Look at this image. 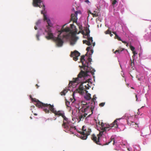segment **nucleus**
<instances>
[{
    "mask_svg": "<svg viewBox=\"0 0 151 151\" xmlns=\"http://www.w3.org/2000/svg\"><path fill=\"white\" fill-rule=\"evenodd\" d=\"M111 32L109 30V29H108L107 31L105 32V33L106 34H109Z\"/></svg>",
    "mask_w": 151,
    "mask_h": 151,
    "instance_id": "obj_31",
    "label": "nucleus"
},
{
    "mask_svg": "<svg viewBox=\"0 0 151 151\" xmlns=\"http://www.w3.org/2000/svg\"><path fill=\"white\" fill-rule=\"evenodd\" d=\"M130 49L132 51H134L135 48L133 46L131 45L130 46Z\"/></svg>",
    "mask_w": 151,
    "mask_h": 151,
    "instance_id": "obj_29",
    "label": "nucleus"
},
{
    "mask_svg": "<svg viewBox=\"0 0 151 151\" xmlns=\"http://www.w3.org/2000/svg\"><path fill=\"white\" fill-rule=\"evenodd\" d=\"M85 32H84L83 31L82 33V34L86 36L87 37L88 41H89L90 42H91L92 43L93 41L92 37H90V36L89 33L90 32V31L89 29L88 28L86 27L85 29Z\"/></svg>",
    "mask_w": 151,
    "mask_h": 151,
    "instance_id": "obj_11",
    "label": "nucleus"
},
{
    "mask_svg": "<svg viewBox=\"0 0 151 151\" xmlns=\"http://www.w3.org/2000/svg\"><path fill=\"white\" fill-rule=\"evenodd\" d=\"M91 132V129L89 128L85 132L82 131L79 132L81 135L80 137L82 139H86L87 138V136L90 134Z\"/></svg>",
    "mask_w": 151,
    "mask_h": 151,
    "instance_id": "obj_10",
    "label": "nucleus"
},
{
    "mask_svg": "<svg viewBox=\"0 0 151 151\" xmlns=\"http://www.w3.org/2000/svg\"><path fill=\"white\" fill-rule=\"evenodd\" d=\"M105 104V102H102L99 104V106L100 107L103 106Z\"/></svg>",
    "mask_w": 151,
    "mask_h": 151,
    "instance_id": "obj_30",
    "label": "nucleus"
},
{
    "mask_svg": "<svg viewBox=\"0 0 151 151\" xmlns=\"http://www.w3.org/2000/svg\"><path fill=\"white\" fill-rule=\"evenodd\" d=\"M36 37L37 40H39V35L38 33L36 35Z\"/></svg>",
    "mask_w": 151,
    "mask_h": 151,
    "instance_id": "obj_34",
    "label": "nucleus"
},
{
    "mask_svg": "<svg viewBox=\"0 0 151 151\" xmlns=\"http://www.w3.org/2000/svg\"><path fill=\"white\" fill-rule=\"evenodd\" d=\"M34 28H35V30H36V29H37V27L36 26H35V27H34Z\"/></svg>",
    "mask_w": 151,
    "mask_h": 151,
    "instance_id": "obj_48",
    "label": "nucleus"
},
{
    "mask_svg": "<svg viewBox=\"0 0 151 151\" xmlns=\"http://www.w3.org/2000/svg\"><path fill=\"white\" fill-rule=\"evenodd\" d=\"M135 97H136V101H137L138 98H137V95H136Z\"/></svg>",
    "mask_w": 151,
    "mask_h": 151,
    "instance_id": "obj_49",
    "label": "nucleus"
},
{
    "mask_svg": "<svg viewBox=\"0 0 151 151\" xmlns=\"http://www.w3.org/2000/svg\"><path fill=\"white\" fill-rule=\"evenodd\" d=\"M30 98L32 99V98H33L32 97V96L31 95H30Z\"/></svg>",
    "mask_w": 151,
    "mask_h": 151,
    "instance_id": "obj_52",
    "label": "nucleus"
},
{
    "mask_svg": "<svg viewBox=\"0 0 151 151\" xmlns=\"http://www.w3.org/2000/svg\"><path fill=\"white\" fill-rule=\"evenodd\" d=\"M32 101H34L35 102H36V106L39 107L40 106H37V104L39 102H40V103H42V102H40L36 98H32Z\"/></svg>",
    "mask_w": 151,
    "mask_h": 151,
    "instance_id": "obj_15",
    "label": "nucleus"
},
{
    "mask_svg": "<svg viewBox=\"0 0 151 151\" xmlns=\"http://www.w3.org/2000/svg\"><path fill=\"white\" fill-rule=\"evenodd\" d=\"M91 114H90L88 115V116H90L91 115Z\"/></svg>",
    "mask_w": 151,
    "mask_h": 151,
    "instance_id": "obj_53",
    "label": "nucleus"
},
{
    "mask_svg": "<svg viewBox=\"0 0 151 151\" xmlns=\"http://www.w3.org/2000/svg\"><path fill=\"white\" fill-rule=\"evenodd\" d=\"M36 86L37 87V88H38L39 87V86L37 84H36Z\"/></svg>",
    "mask_w": 151,
    "mask_h": 151,
    "instance_id": "obj_46",
    "label": "nucleus"
},
{
    "mask_svg": "<svg viewBox=\"0 0 151 151\" xmlns=\"http://www.w3.org/2000/svg\"><path fill=\"white\" fill-rule=\"evenodd\" d=\"M131 88H132V89H134V88L133 87H131Z\"/></svg>",
    "mask_w": 151,
    "mask_h": 151,
    "instance_id": "obj_54",
    "label": "nucleus"
},
{
    "mask_svg": "<svg viewBox=\"0 0 151 151\" xmlns=\"http://www.w3.org/2000/svg\"><path fill=\"white\" fill-rule=\"evenodd\" d=\"M87 40H83V42L84 44H86V42H87Z\"/></svg>",
    "mask_w": 151,
    "mask_h": 151,
    "instance_id": "obj_39",
    "label": "nucleus"
},
{
    "mask_svg": "<svg viewBox=\"0 0 151 151\" xmlns=\"http://www.w3.org/2000/svg\"><path fill=\"white\" fill-rule=\"evenodd\" d=\"M122 119H123L122 117L120 118L117 119L116 120H115L113 123H116L117 121H119V120Z\"/></svg>",
    "mask_w": 151,
    "mask_h": 151,
    "instance_id": "obj_28",
    "label": "nucleus"
},
{
    "mask_svg": "<svg viewBox=\"0 0 151 151\" xmlns=\"http://www.w3.org/2000/svg\"><path fill=\"white\" fill-rule=\"evenodd\" d=\"M124 50L123 49L121 48L119 49L116 50L114 53H116V52H118L120 54Z\"/></svg>",
    "mask_w": 151,
    "mask_h": 151,
    "instance_id": "obj_22",
    "label": "nucleus"
},
{
    "mask_svg": "<svg viewBox=\"0 0 151 151\" xmlns=\"http://www.w3.org/2000/svg\"><path fill=\"white\" fill-rule=\"evenodd\" d=\"M37 106H40L38 107L41 108L43 109V110L46 113H48L50 111L52 113L55 110L53 105H51L50 104H45L43 103H40L39 102L37 104Z\"/></svg>",
    "mask_w": 151,
    "mask_h": 151,
    "instance_id": "obj_8",
    "label": "nucleus"
},
{
    "mask_svg": "<svg viewBox=\"0 0 151 151\" xmlns=\"http://www.w3.org/2000/svg\"><path fill=\"white\" fill-rule=\"evenodd\" d=\"M77 93L76 92H75V91L73 93L72 96H73V98H71L70 99V100L73 103L74 101H76V99L74 98V96L75 93Z\"/></svg>",
    "mask_w": 151,
    "mask_h": 151,
    "instance_id": "obj_17",
    "label": "nucleus"
},
{
    "mask_svg": "<svg viewBox=\"0 0 151 151\" xmlns=\"http://www.w3.org/2000/svg\"><path fill=\"white\" fill-rule=\"evenodd\" d=\"M119 37V36L118 35H116V36H115V38L117 39L118 37Z\"/></svg>",
    "mask_w": 151,
    "mask_h": 151,
    "instance_id": "obj_41",
    "label": "nucleus"
},
{
    "mask_svg": "<svg viewBox=\"0 0 151 151\" xmlns=\"http://www.w3.org/2000/svg\"><path fill=\"white\" fill-rule=\"evenodd\" d=\"M34 114L35 116H37V114L36 113H34Z\"/></svg>",
    "mask_w": 151,
    "mask_h": 151,
    "instance_id": "obj_51",
    "label": "nucleus"
},
{
    "mask_svg": "<svg viewBox=\"0 0 151 151\" xmlns=\"http://www.w3.org/2000/svg\"><path fill=\"white\" fill-rule=\"evenodd\" d=\"M109 34H110V35L111 37H112V36L113 35L112 34H111V32H110V33Z\"/></svg>",
    "mask_w": 151,
    "mask_h": 151,
    "instance_id": "obj_45",
    "label": "nucleus"
},
{
    "mask_svg": "<svg viewBox=\"0 0 151 151\" xmlns=\"http://www.w3.org/2000/svg\"><path fill=\"white\" fill-rule=\"evenodd\" d=\"M68 92L67 90L64 89L63 91L61 92L60 93V94L61 95H65L66 93Z\"/></svg>",
    "mask_w": 151,
    "mask_h": 151,
    "instance_id": "obj_21",
    "label": "nucleus"
},
{
    "mask_svg": "<svg viewBox=\"0 0 151 151\" xmlns=\"http://www.w3.org/2000/svg\"><path fill=\"white\" fill-rule=\"evenodd\" d=\"M130 124V125L131 126V125H132V127L136 128V127H138V125L137 124V123H129Z\"/></svg>",
    "mask_w": 151,
    "mask_h": 151,
    "instance_id": "obj_23",
    "label": "nucleus"
},
{
    "mask_svg": "<svg viewBox=\"0 0 151 151\" xmlns=\"http://www.w3.org/2000/svg\"><path fill=\"white\" fill-rule=\"evenodd\" d=\"M73 26V24H70V26H71V28L72 27V26Z\"/></svg>",
    "mask_w": 151,
    "mask_h": 151,
    "instance_id": "obj_50",
    "label": "nucleus"
},
{
    "mask_svg": "<svg viewBox=\"0 0 151 151\" xmlns=\"http://www.w3.org/2000/svg\"><path fill=\"white\" fill-rule=\"evenodd\" d=\"M89 73V70H86V72L81 70L78 75V77L76 78H73V81H70L69 85L72 86L75 83H81L78 89H76L75 92L79 93L81 94L83 93V88L84 86L87 85V87L89 86V83L87 81L85 82L83 80L85 78V77L88 76V73Z\"/></svg>",
    "mask_w": 151,
    "mask_h": 151,
    "instance_id": "obj_2",
    "label": "nucleus"
},
{
    "mask_svg": "<svg viewBox=\"0 0 151 151\" xmlns=\"http://www.w3.org/2000/svg\"><path fill=\"white\" fill-rule=\"evenodd\" d=\"M81 106V107L80 109V107H79V111L80 112H82L83 113H84V114L81 115L79 116V119L80 120H81L82 118H83L86 117L87 114V113H88V111H90L91 110V114H93V111L95 107V103H93L92 104V105H91V106H89L86 103L85 104H83L82 103Z\"/></svg>",
    "mask_w": 151,
    "mask_h": 151,
    "instance_id": "obj_4",
    "label": "nucleus"
},
{
    "mask_svg": "<svg viewBox=\"0 0 151 151\" xmlns=\"http://www.w3.org/2000/svg\"><path fill=\"white\" fill-rule=\"evenodd\" d=\"M80 54L78 51L75 50L73 52H71L70 56L73 57V60L76 61L78 60V57L80 56Z\"/></svg>",
    "mask_w": 151,
    "mask_h": 151,
    "instance_id": "obj_12",
    "label": "nucleus"
},
{
    "mask_svg": "<svg viewBox=\"0 0 151 151\" xmlns=\"http://www.w3.org/2000/svg\"><path fill=\"white\" fill-rule=\"evenodd\" d=\"M93 17H96L99 16V12H94L92 14Z\"/></svg>",
    "mask_w": 151,
    "mask_h": 151,
    "instance_id": "obj_16",
    "label": "nucleus"
},
{
    "mask_svg": "<svg viewBox=\"0 0 151 151\" xmlns=\"http://www.w3.org/2000/svg\"><path fill=\"white\" fill-rule=\"evenodd\" d=\"M62 126L63 128L65 129L68 131L69 130H70L71 128H73L75 129H76V128L75 127H73V126H71V125H69V123H63Z\"/></svg>",
    "mask_w": 151,
    "mask_h": 151,
    "instance_id": "obj_13",
    "label": "nucleus"
},
{
    "mask_svg": "<svg viewBox=\"0 0 151 151\" xmlns=\"http://www.w3.org/2000/svg\"><path fill=\"white\" fill-rule=\"evenodd\" d=\"M88 86H84V88H83V93H84V91H85L86 93H87L88 91L86 90V89L88 90L89 89V88L91 87V86L89 85V86L88 87V88L87 87Z\"/></svg>",
    "mask_w": 151,
    "mask_h": 151,
    "instance_id": "obj_18",
    "label": "nucleus"
},
{
    "mask_svg": "<svg viewBox=\"0 0 151 151\" xmlns=\"http://www.w3.org/2000/svg\"><path fill=\"white\" fill-rule=\"evenodd\" d=\"M64 26L60 30L58 31L60 35L63 32H69L68 34L63 35V37L66 38H68L70 36L71 37V39L70 42V44L72 45H74L78 39V38L76 36V35L77 33V30L75 28V31L72 32H70V29L69 27H66L65 28H64Z\"/></svg>",
    "mask_w": 151,
    "mask_h": 151,
    "instance_id": "obj_3",
    "label": "nucleus"
},
{
    "mask_svg": "<svg viewBox=\"0 0 151 151\" xmlns=\"http://www.w3.org/2000/svg\"><path fill=\"white\" fill-rule=\"evenodd\" d=\"M112 33L116 36V35H117L115 32H113Z\"/></svg>",
    "mask_w": 151,
    "mask_h": 151,
    "instance_id": "obj_43",
    "label": "nucleus"
},
{
    "mask_svg": "<svg viewBox=\"0 0 151 151\" xmlns=\"http://www.w3.org/2000/svg\"><path fill=\"white\" fill-rule=\"evenodd\" d=\"M95 45V42H94L93 43V46H94Z\"/></svg>",
    "mask_w": 151,
    "mask_h": 151,
    "instance_id": "obj_47",
    "label": "nucleus"
},
{
    "mask_svg": "<svg viewBox=\"0 0 151 151\" xmlns=\"http://www.w3.org/2000/svg\"><path fill=\"white\" fill-rule=\"evenodd\" d=\"M40 23V20H38L36 22V25H37L38 24H39Z\"/></svg>",
    "mask_w": 151,
    "mask_h": 151,
    "instance_id": "obj_37",
    "label": "nucleus"
},
{
    "mask_svg": "<svg viewBox=\"0 0 151 151\" xmlns=\"http://www.w3.org/2000/svg\"><path fill=\"white\" fill-rule=\"evenodd\" d=\"M134 59H133V60L132 61V60L131 59L130 60H131V63H130L131 65L132 66V68L133 69H134L135 68V67L134 66Z\"/></svg>",
    "mask_w": 151,
    "mask_h": 151,
    "instance_id": "obj_19",
    "label": "nucleus"
},
{
    "mask_svg": "<svg viewBox=\"0 0 151 151\" xmlns=\"http://www.w3.org/2000/svg\"><path fill=\"white\" fill-rule=\"evenodd\" d=\"M84 58L85 56L84 55L81 56V61L82 63L83 68L85 71V72H86V70H89V73H91L93 75L94 74V72L95 71V70L94 69L89 67L88 65L89 62H91L92 61L91 58H88V62L87 63L86 61L85 62L86 63H84V62L85 61Z\"/></svg>",
    "mask_w": 151,
    "mask_h": 151,
    "instance_id": "obj_7",
    "label": "nucleus"
},
{
    "mask_svg": "<svg viewBox=\"0 0 151 151\" xmlns=\"http://www.w3.org/2000/svg\"><path fill=\"white\" fill-rule=\"evenodd\" d=\"M131 123H134V122H131Z\"/></svg>",
    "mask_w": 151,
    "mask_h": 151,
    "instance_id": "obj_55",
    "label": "nucleus"
},
{
    "mask_svg": "<svg viewBox=\"0 0 151 151\" xmlns=\"http://www.w3.org/2000/svg\"><path fill=\"white\" fill-rule=\"evenodd\" d=\"M91 49V47H88L86 49V50L87 51V52H88L89 50H90Z\"/></svg>",
    "mask_w": 151,
    "mask_h": 151,
    "instance_id": "obj_35",
    "label": "nucleus"
},
{
    "mask_svg": "<svg viewBox=\"0 0 151 151\" xmlns=\"http://www.w3.org/2000/svg\"><path fill=\"white\" fill-rule=\"evenodd\" d=\"M85 1V2H86V3L89 2V1L88 0H86Z\"/></svg>",
    "mask_w": 151,
    "mask_h": 151,
    "instance_id": "obj_44",
    "label": "nucleus"
},
{
    "mask_svg": "<svg viewBox=\"0 0 151 151\" xmlns=\"http://www.w3.org/2000/svg\"><path fill=\"white\" fill-rule=\"evenodd\" d=\"M117 39L119 41H122V39H121V38L120 37H118V38Z\"/></svg>",
    "mask_w": 151,
    "mask_h": 151,
    "instance_id": "obj_40",
    "label": "nucleus"
},
{
    "mask_svg": "<svg viewBox=\"0 0 151 151\" xmlns=\"http://www.w3.org/2000/svg\"><path fill=\"white\" fill-rule=\"evenodd\" d=\"M97 129L99 131V133L96 135L93 134L91 135V138L93 142L96 144L102 145L101 144V141L100 139L104 134L107 129L109 128V130L113 127L116 128L118 126L117 123H96Z\"/></svg>",
    "mask_w": 151,
    "mask_h": 151,
    "instance_id": "obj_1",
    "label": "nucleus"
},
{
    "mask_svg": "<svg viewBox=\"0 0 151 151\" xmlns=\"http://www.w3.org/2000/svg\"><path fill=\"white\" fill-rule=\"evenodd\" d=\"M78 12L76 11L75 14H72L71 15V19L74 22H76L77 20V15Z\"/></svg>",
    "mask_w": 151,
    "mask_h": 151,
    "instance_id": "obj_14",
    "label": "nucleus"
},
{
    "mask_svg": "<svg viewBox=\"0 0 151 151\" xmlns=\"http://www.w3.org/2000/svg\"><path fill=\"white\" fill-rule=\"evenodd\" d=\"M33 5L34 6L36 7H39L40 8L42 7V9L41 11V13L43 14L44 19V20L47 21L48 26L51 27L52 24L50 20L46 16L43 12L45 10V6L41 0H33Z\"/></svg>",
    "mask_w": 151,
    "mask_h": 151,
    "instance_id": "obj_5",
    "label": "nucleus"
},
{
    "mask_svg": "<svg viewBox=\"0 0 151 151\" xmlns=\"http://www.w3.org/2000/svg\"><path fill=\"white\" fill-rule=\"evenodd\" d=\"M53 113L55 115L58 116H61L63 119V123H65V122H68V119L65 116V113L62 110H59L57 111L55 110V109Z\"/></svg>",
    "mask_w": 151,
    "mask_h": 151,
    "instance_id": "obj_9",
    "label": "nucleus"
},
{
    "mask_svg": "<svg viewBox=\"0 0 151 151\" xmlns=\"http://www.w3.org/2000/svg\"><path fill=\"white\" fill-rule=\"evenodd\" d=\"M96 98L95 95H94L93 96V97L92 99V101L93 102L91 104V105H92V104H93V103H94L95 104V101L96 100Z\"/></svg>",
    "mask_w": 151,
    "mask_h": 151,
    "instance_id": "obj_24",
    "label": "nucleus"
},
{
    "mask_svg": "<svg viewBox=\"0 0 151 151\" xmlns=\"http://www.w3.org/2000/svg\"><path fill=\"white\" fill-rule=\"evenodd\" d=\"M93 50H91V53H89V55H91L93 53Z\"/></svg>",
    "mask_w": 151,
    "mask_h": 151,
    "instance_id": "obj_38",
    "label": "nucleus"
},
{
    "mask_svg": "<svg viewBox=\"0 0 151 151\" xmlns=\"http://www.w3.org/2000/svg\"><path fill=\"white\" fill-rule=\"evenodd\" d=\"M138 80H140V79H138Z\"/></svg>",
    "mask_w": 151,
    "mask_h": 151,
    "instance_id": "obj_56",
    "label": "nucleus"
},
{
    "mask_svg": "<svg viewBox=\"0 0 151 151\" xmlns=\"http://www.w3.org/2000/svg\"><path fill=\"white\" fill-rule=\"evenodd\" d=\"M48 29L47 33L48 36L45 37L46 38L47 40L52 39L54 40L56 43V45L58 47H61L63 45V41L62 39H61L60 35L59 34L58 37L54 38L52 33L50 29L48 28V26H47Z\"/></svg>",
    "mask_w": 151,
    "mask_h": 151,
    "instance_id": "obj_6",
    "label": "nucleus"
},
{
    "mask_svg": "<svg viewBox=\"0 0 151 151\" xmlns=\"http://www.w3.org/2000/svg\"><path fill=\"white\" fill-rule=\"evenodd\" d=\"M70 102L67 101H65L66 106L68 107H69Z\"/></svg>",
    "mask_w": 151,
    "mask_h": 151,
    "instance_id": "obj_25",
    "label": "nucleus"
},
{
    "mask_svg": "<svg viewBox=\"0 0 151 151\" xmlns=\"http://www.w3.org/2000/svg\"><path fill=\"white\" fill-rule=\"evenodd\" d=\"M86 127L85 126H83L82 127V132H86Z\"/></svg>",
    "mask_w": 151,
    "mask_h": 151,
    "instance_id": "obj_26",
    "label": "nucleus"
},
{
    "mask_svg": "<svg viewBox=\"0 0 151 151\" xmlns=\"http://www.w3.org/2000/svg\"><path fill=\"white\" fill-rule=\"evenodd\" d=\"M138 80H140V79H138Z\"/></svg>",
    "mask_w": 151,
    "mask_h": 151,
    "instance_id": "obj_57",
    "label": "nucleus"
},
{
    "mask_svg": "<svg viewBox=\"0 0 151 151\" xmlns=\"http://www.w3.org/2000/svg\"><path fill=\"white\" fill-rule=\"evenodd\" d=\"M87 98H86V99L88 100H90V99H91V97L90 96H89V95L87 97Z\"/></svg>",
    "mask_w": 151,
    "mask_h": 151,
    "instance_id": "obj_36",
    "label": "nucleus"
},
{
    "mask_svg": "<svg viewBox=\"0 0 151 151\" xmlns=\"http://www.w3.org/2000/svg\"><path fill=\"white\" fill-rule=\"evenodd\" d=\"M110 139L111 140L110 141V142H109L108 143H106V144H104V145H108L109 144V143H110L112 141H113V145H114L115 142V141H114V138H112V137H111V138Z\"/></svg>",
    "mask_w": 151,
    "mask_h": 151,
    "instance_id": "obj_20",
    "label": "nucleus"
},
{
    "mask_svg": "<svg viewBox=\"0 0 151 151\" xmlns=\"http://www.w3.org/2000/svg\"><path fill=\"white\" fill-rule=\"evenodd\" d=\"M122 41L124 43L126 44L127 43V42L125 41H123L122 40Z\"/></svg>",
    "mask_w": 151,
    "mask_h": 151,
    "instance_id": "obj_42",
    "label": "nucleus"
},
{
    "mask_svg": "<svg viewBox=\"0 0 151 151\" xmlns=\"http://www.w3.org/2000/svg\"><path fill=\"white\" fill-rule=\"evenodd\" d=\"M91 42L89 41H87V42H86V44L90 46L91 45Z\"/></svg>",
    "mask_w": 151,
    "mask_h": 151,
    "instance_id": "obj_32",
    "label": "nucleus"
},
{
    "mask_svg": "<svg viewBox=\"0 0 151 151\" xmlns=\"http://www.w3.org/2000/svg\"><path fill=\"white\" fill-rule=\"evenodd\" d=\"M116 0H113V1L112 4L113 5H114L116 4Z\"/></svg>",
    "mask_w": 151,
    "mask_h": 151,
    "instance_id": "obj_33",
    "label": "nucleus"
},
{
    "mask_svg": "<svg viewBox=\"0 0 151 151\" xmlns=\"http://www.w3.org/2000/svg\"><path fill=\"white\" fill-rule=\"evenodd\" d=\"M133 52V55L132 56V58L133 59H134V58L135 55L137 54V53L134 51Z\"/></svg>",
    "mask_w": 151,
    "mask_h": 151,
    "instance_id": "obj_27",
    "label": "nucleus"
}]
</instances>
